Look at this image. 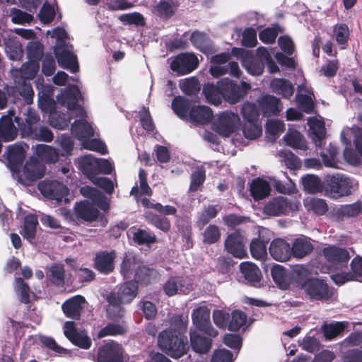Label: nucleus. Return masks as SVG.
I'll return each mask as SVG.
<instances>
[{
  "instance_id": "69168bd1",
  "label": "nucleus",
  "mask_w": 362,
  "mask_h": 362,
  "mask_svg": "<svg viewBox=\"0 0 362 362\" xmlns=\"http://www.w3.org/2000/svg\"><path fill=\"white\" fill-rule=\"evenodd\" d=\"M347 322H339L331 323L323 326L324 336L327 339H332L339 334L347 326Z\"/></svg>"
},
{
  "instance_id": "79ce46f5",
  "label": "nucleus",
  "mask_w": 362,
  "mask_h": 362,
  "mask_svg": "<svg viewBox=\"0 0 362 362\" xmlns=\"http://www.w3.org/2000/svg\"><path fill=\"white\" fill-rule=\"evenodd\" d=\"M240 269L245 280L250 284H257L261 279V272L253 263L243 262L240 264Z\"/></svg>"
},
{
  "instance_id": "3c124183",
  "label": "nucleus",
  "mask_w": 362,
  "mask_h": 362,
  "mask_svg": "<svg viewBox=\"0 0 362 362\" xmlns=\"http://www.w3.org/2000/svg\"><path fill=\"white\" fill-rule=\"evenodd\" d=\"M37 223L36 216L29 214L25 217L23 228L21 231V234L24 238H26L30 242L34 239Z\"/></svg>"
},
{
  "instance_id": "9b49d317",
  "label": "nucleus",
  "mask_w": 362,
  "mask_h": 362,
  "mask_svg": "<svg viewBox=\"0 0 362 362\" xmlns=\"http://www.w3.org/2000/svg\"><path fill=\"white\" fill-rule=\"evenodd\" d=\"M305 292L310 298L321 301H328L334 297V290L328 286L322 280L311 279L305 284Z\"/></svg>"
},
{
  "instance_id": "20e7f679",
  "label": "nucleus",
  "mask_w": 362,
  "mask_h": 362,
  "mask_svg": "<svg viewBox=\"0 0 362 362\" xmlns=\"http://www.w3.org/2000/svg\"><path fill=\"white\" fill-rule=\"evenodd\" d=\"M121 274L124 279L132 277L136 281L150 284L159 278L158 272L153 269L141 266L136 258L131 255H126L121 265Z\"/></svg>"
},
{
  "instance_id": "c03bdc74",
  "label": "nucleus",
  "mask_w": 362,
  "mask_h": 362,
  "mask_svg": "<svg viewBox=\"0 0 362 362\" xmlns=\"http://www.w3.org/2000/svg\"><path fill=\"white\" fill-rule=\"evenodd\" d=\"M272 91L278 95L288 98L293 93L292 84L286 79L274 78L270 83Z\"/></svg>"
},
{
  "instance_id": "e433bc0d",
  "label": "nucleus",
  "mask_w": 362,
  "mask_h": 362,
  "mask_svg": "<svg viewBox=\"0 0 362 362\" xmlns=\"http://www.w3.org/2000/svg\"><path fill=\"white\" fill-rule=\"evenodd\" d=\"M271 274L274 282L281 289H286L291 284V274L279 264H274L271 269Z\"/></svg>"
},
{
  "instance_id": "aec40b11",
  "label": "nucleus",
  "mask_w": 362,
  "mask_h": 362,
  "mask_svg": "<svg viewBox=\"0 0 362 362\" xmlns=\"http://www.w3.org/2000/svg\"><path fill=\"white\" fill-rule=\"evenodd\" d=\"M15 111L9 110L7 115L0 118V138L3 141L14 140L18 135V129L13 124Z\"/></svg>"
},
{
  "instance_id": "4d7b16f0",
  "label": "nucleus",
  "mask_w": 362,
  "mask_h": 362,
  "mask_svg": "<svg viewBox=\"0 0 362 362\" xmlns=\"http://www.w3.org/2000/svg\"><path fill=\"white\" fill-rule=\"evenodd\" d=\"M189 102L184 97H176L172 103V108L173 111L182 119L187 118V117L189 116Z\"/></svg>"
},
{
  "instance_id": "ddd939ff",
  "label": "nucleus",
  "mask_w": 362,
  "mask_h": 362,
  "mask_svg": "<svg viewBox=\"0 0 362 362\" xmlns=\"http://www.w3.org/2000/svg\"><path fill=\"white\" fill-rule=\"evenodd\" d=\"M326 182L327 190L334 198L349 194L353 187L352 181L349 177L339 174L327 175Z\"/></svg>"
},
{
  "instance_id": "c9c22d12",
  "label": "nucleus",
  "mask_w": 362,
  "mask_h": 362,
  "mask_svg": "<svg viewBox=\"0 0 362 362\" xmlns=\"http://www.w3.org/2000/svg\"><path fill=\"white\" fill-rule=\"evenodd\" d=\"M202 331L194 330L190 332V340L193 350L197 353H206L211 347V339L203 337Z\"/></svg>"
},
{
  "instance_id": "dca6fc26",
  "label": "nucleus",
  "mask_w": 362,
  "mask_h": 362,
  "mask_svg": "<svg viewBox=\"0 0 362 362\" xmlns=\"http://www.w3.org/2000/svg\"><path fill=\"white\" fill-rule=\"evenodd\" d=\"M38 189L41 194L49 199L62 202L64 199L67 200L68 188L62 183L56 180H44L38 184Z\"/></svg>"
},
{
  "instance_id": "13d9d810",
  "label": "nucleus",
  "mask_w": 362,
  "mask_h": 362,
  "mask_svg": "<svg viewBox=\"0 0 362 362\" xmlns=\"http://www.w3.org/2000/svg\"><path fill=\"white\" fill-rule=\"evenodd\" d=\"M14 290L18 300L23 303H28L30 301V288L24 281L20 278L15 279Z\"/></svg>"
},
{
  "instance_id": "37998d69",
  "label": "nucleus",
  "mask_w": 362,
  "mask_h": 362,
  "mask_svg": "<svg viewBox=\"0 0 362 362\" xmlns=\"http://www.w3.org/2000/svg\"><path fill=\"white\" fill-rule=\"evenodd\" d=\"M39 70V63L35 60H29L28 63L22 65L19 70L13 71V76L19 75L18 80L24 81L25 79L33 78Z\"/></svg>"
},
{
  "instance_id": "052dcab7",
  "label": "nucleus",
  "mask_w": 362,
  "mask_h": 362,
  "mask_svg": "<svg viewBox=\"0 0 362 362\" xmlns=\"http://www.w3.org/2000/svg\"><path fill=\"white\" fill-rule=\"evenodd\" d=\"M221 209V207L219 205H209L205 207L199 216L197 223L204 226L208 223L211 219L215 218Z\"/></svg>"
},
{
  "instance_id": "72a5a7b5",
  "label": "nucleus",
  "mask_w": 362,
  "mask_h": 362,
  "mask_svg": "<svg viewBox=\"0 0 362 362\" xmlns=\"http://www.w3.org/2000/svg\"><path fill=\"white\" fill-rule=\"evenodd\" d=\"M127 235L129 239L132 240L134 243L138 245H150L156 242V238L155 235L148 230L131 228L127 231Z\"/></svg>"
},
{
  "instance_id": "ea45409f",
  "label": "nucleus",
  "mask_w": 362,
  "mask_h": 362,
  "mask_svg": "<svg viewBox=\"0 0 362 362\" xmlns=\"http://www.w3.org/2000/svg\"><path fill=\"white\" fill-rule=\"evenodd\" d=\"M81 192L83 196L90 199L93 203L100 207L101 209L104 211L108 209V203L107 202L103 194L97 189L86 186L81 189Z\"/></svg>"
},
{
  "instance_id": "774afa93",
  "label": "nucleus",
  "mask_w": 362,
  "mask_h": 362,
  "mask_svg": "<svg viewBox=\"0 0 362 362\" xmlns=\"http://www.w3.org/2000/svg\"><path fill=\"white\" fill-rule=\"evenodd\" d=\"M348 279L362 282V257H356L351 262V272H348Z\"/></svg>"
},
{
  "instance_id": "c756f323",
  "label": "nucleus",
  "mask_w": 362,
  "mask_h": 362,
  "mask_svg": "<svg viewBox=\"0 0 362 362\" xmlns=\"http://www.w3.org/2000/svg\"><path fill=\"white\" fill-rule=\"evenodd\" d=\"M259 105L264 116L278 115L283 109L280 100L272 95H264L259 100Z\"/></svg>"
},
{
  "instance_id": "a211bd4d",
  "label": "nucleus",
  "mask_w": 362,
  "mask_h": 362,
  "mask_svg": "<svg viewBox=\"0 0 362 362\" xmlns=\"http://www.w3.org/2000/svg\"><path fill=\"white\" fill-rule=\"evenodd\" d=\"M64 333L66 338L74 344L87 349L91 345V341L84 330L77 329L72 321H67L64 325Z\"/></svg>"
},
{
  "instance_id": "393cba45",
  "label": "nucleus",
  "mask_w": 362,
  "mask_h": 362,
  "mask_svg": "<svg viewBox=\"0 0 362 362\" xmlns=\"http://www.w3.org/2000/svg\"><path fill=\"white\" fill-rule=\"evenodd\" d=\"M269 253L275 260L279 262L288 261L292 256L290 245L282 239H275L271 243Z\"/></svg>"
},
{
  "instance_id": "7c9ffc66",
  "label": "nucleus",
  "mask_w": 362,
  "mask_h": 362,
  "mask_svg": "<svg viewBox=\"0 0 362 362\" xmlns=\"http://www.w3.org/2000/svg\"><path fill=\"white\" fill-rule=\"evenodd\" d=\"M291 249L293 257L302 259L313 251V245L310 238L302 236L293 240Z\"/></svg>"
},
{
  "instance_id": "1a4fd4ad",
  "label": "nucleus",
  "mask_w": 362,
  "mask_h": 362,
  "mask_svg": "<svg viewBox=\"0 0 362 362\" xmlns=\"http://www.w3.org/2000/svg\"><path fill=\"white\" fill-rule=\"evenodd\" d=\"M45 165L36 158H30L25 163L21 172L16 173L13 177L23 185H30L33 181L41 178L45 172Z\"/></svg>"
},
{
  "instance_id": "f8f14e48",
  "label": "nucleus",
  "mask_w": 362,
  "mask_h": 362,
  "mask_svg": "<svg viewBox=\"0 0 362 362\" xmlns=\"http://www.w3.org/2000/svg\"><path fill=\"white\" fill-rule=\"evenodd\" d=\"M300 204L297 201H291L284 197H277L269 202L264 207V213L270 216H278L286 214L289 211L298 210Z\"/></svg>"
},
{
  "instance_id": "a19ab883",
  "label": "nucleus",
  "mask_w": 362,
  "mask_h": 362,
  "mask_svg": "<svg viewBox=\"0 0 362 362\" xmlns=\"http://www.w3.org/2000/svg\"><path fill=\"white\" fill-rule=\"evenodd\" d=\"M271 191L269 183L261 178L252 181L250 185V192L255 200H259L267 197Z\"/></svg>"
},
{
  "instance_id": "f3484780",
  "label": "nucleus",
  "mask_w": 362,
  "mask_h": 362,
  "mask_svg": "<svg viewBox=\"0 0 362 362\" xmlns=\"http://www.w3.org/2000/svg\"><path fill=\"white\" fill-rule=\"evenodd\" d=\"M193 323L199 331L211 337H216L218 332L210 324V310L206 306H200L194 309L192 313Z\"/></svg>"
},
{
  "instance_id": "9d476101",
  "label": "nucleus",
  "mask_w": 362,
  "mask_h": 362,
  "mask_svg": "<svg viewBox=\"0 0 362 362\" xmlns=\"http://www.w3.org/2000/svg\"><path fill=\"white\" fill-rule=\"evenodd\" d=\"M240 119L238 114L225 111L218 114L213 122V129L220 135L228 136L240 127Z\"/></svg>"
},
{
  "instance_id": "412c9836",
  "label": "nucleus",
  "mask_w": 362,
  "mask_h": 362,
  "mask_svg": "<svg viewBox=\"0 0 362 362\" xmlns=\"http://www.w3.org/2000/svg\"><path fill=\"white\" fill-rule=\"evenodd\" d=\"M225 247L235 257L242 259L247 254L244 237L239 231H235L228 236L225 241Z\"/></svg>"
},
{
  "instance_id": "6ab92c4d",
  "label": "nucleus",
  "mask_w": 362,
  "mask_h": 362,
  "mask_svg": "<svg viewBox=\"0 0 362 362\" xmlns=\"http://www.w3.org/2000/svg\"><path fill=\"white\" fill-rule=\"evenodd\" d=\"M97 362H123V349L120 344L111 341L100 348Z\"/></svg>"
},
{
  "instance_id": "864d4df0",
  "label": "nucleus",
  "mask_w": 362,
  "mask_h": 362,
  "mask_svg": "<svg viewBox=\"0 0 362 362\" xmlns=\"http://www.w3.org/2000/svg\"><path fill=\"white\" fill-rule=\"evenodd\" d=\"M286 144L293 148L305 150L306 143L301 134L296 130L289 129L288 132L284 137Z\"/></svg>"
},
{
  "instance_id": "6e6552de",
  "label": "nucleus",
  "mask_w": 362,
  "mask_h": 362,
  "mask_svg": "<svg viewBox=\"0 0 362 362\" xmlns=\"http://www.w3.org/2000/svg\"><path fill=\"white\" fill-rule=\"evenodd\" d=\"M42 78H37L36 81L37 88L39 89L42 92H45L44 94L46 95V93L49 94L52 92V88L49 86H45L42 83ZM42 100L47 105L48 107H42L43 111H49L50 112L49 115V122L50 124L58 129H64L68 127L69 123L70 122V118L66 117L65 115L61 116L57 115V113L53 111L54 107V101L49 100L47 96L45 98L40 101V105H42Z\"/></svg>"
},
{
  "instance_id": "0e129e2a",
  "label": "nucleus",
  "mask_w": 362,
  "mask_h": 362,
  "mask_svg": "<svg viewBox=\"0 0 362 362\" xmlns=\"http://www.w3.org/2000/svg\"><path fill=\"white\" fill-rule=\"evenodd\" d=\"M243 132L245 138L255 139L262 134V126L259 121L245 122Z\"/></svg>"
},
{
  "instance_id": "5701e85b",
  "label": "nucleus",
  "mask_w": 362,
  "mask_h": 362,
  "mask_svg": "<svg viewBox=\"0 0 362 362\" xmlns=\"http://www.w3.org/2000/svg\"><path fill=\"white\" fill-rule=\"evenodd\" d=\"M192 288V284L182 277L170 278L163 286L164 291L169 296L177 293H187Z\"/></svg>"
},
{
  "instance_id": "603ef678",
  "label": "nucleus",
  "mask_w": 362,
  "mask_h": 362,
  "mask_svg": "<svg viewBox=\"0 0 362 362\" xmlns=\"http://www.w3.org/2000/svg\"><path fill=\"white\" fill-rule=\"evenodd\" d=\"M303 204L308 211H313L318 215L325 214L328 209L326 202L323 199L314 197L305 199Z\"/></svg>"
},
{
  "instance_id": "423d86ee",
  "label": "nucleus",
  "mask_w": 362,
  "mask_h": 362,
  "mask_svg": "<svg viewBox=\"0 0 362 362\" xmlns=\"http://www.w3.org/2000/svg\"><path fill=\"white\" fill-rule=\"evenodd\" d=\"M78 168L90 180L100 173L110 175L113 170L112 164L105 159L97 158L91 154L78 159Z\"/></svg>"
},
{
  "instance_id": "2f4dec72",
  "label": "nucleus",
  "mask_w": 362,
  "mask_h": 362,
  "mask_svg": "<svg viewBox=\"0 0 362 362\" xmlns=\"http://www.w3.org/2000/svg\"><path fill=\"white\" fill-rule=\"evenodd\" d=\"M40 120L39 115L33 110L28 109L25 122L21 123L20 118L18 116L14 117V122L18 124L19 129L23 136L31 134L35 125Z\"/></svg>"
},
{
  "instance_id": "2eb2a0df",
  "label": "nucleus",
  "mask_w": 362,
  "mask_h": 362,
  "mask_svg": "<svg viewBox=\"0 0 362 362\" xmlns=\"http://www.w3.org/2000/svg\"><path fill=\"white\" fill-rule=\"evenodd\" d=\"M231 53L242 62L243 66L252 76H259L263 73L264 64L260 62L250 52L233 47Z\"/></svg>"
},
{
  "instance_id": "c85d7f7f",
  "label": "nucleus",
  "mask_w": 362,
  "mask_h": 362,
  "mask_svg": "<svg viewBox=\"0 0 362 362\" xmlns=\"http://www.w3.org/2000/svg\"><path fill=\"white\" fill-rule=\"evenodd\" d=\"M308 124L310 127V136L316 146H321L325 137V128L322 119L309 117Z\"/></svg>"
},
{
  "instance_id": "cd10ccee",
  "label": "nucleus",
  "mask_w": 362,
  "mask_h": 362,
  "mask_svg": "<svg viewBox=\"0 0 362 362\" xmlns=\"http://www.w3.org/2000/svg\"><path fill=\"white\" fill-rule=\"evenodd\" d=\"M115 258V252L111 251L99 252L95 257V268L103 274H108L114 269V259Z\"/></svg>"
},
{
  "instance_id": "8fccbe9b",
  "label": "nucleus",
  "mask_w": 362,
  "mask_h": 362,
  "mask_svg": "<svg viewBox=\"0 0 362 362\" xmlns=\"http://www.w3.org/2000/svg\"><path fill=\"white\" fill-rule=\"evenodd\" d=\"M308 275L309 271L305 267L297 266L291 273V284L304 289L305 284L310 279H308Z\"/></svg>"
},
{
  "instance_id": "4c0bfd02",
  "label": "nucleus",
  "mask_w": 362,
  "mask_h": 362,
  "mask_svg": "<svg viewBox=\"0 0 362 362\" xmlns=\"http://www.w3.org/2000/svg\"><path fill=\"white\" fill-rule=\"evenodd\" d=\"M138 286L134 281H127L123 284L116 295L117 301L121 303H130L137 294Z\"/></svg>"
},
{
  "instance_id": "de8ad7c7",
  "label": "nucleus",
  "mask_w": 362,
  "mask_h": 362,
  "mask_svg": "<svg viewBox=\"0 0 362 362\" xmlns=\"http://www.w3.org/2000/svg\"><path fill=\"white\" fill-rule=\"evenodd\" d=\"M106 300L109 303L107 308V317L111 320L121 318L123 316L124 310L120 306L122 303L117 301L116 294L113 293H109L106 297Z\"/></svg>"
},
{
  "instance_id": "bf43d9fd",
  "label": "nucleus",
  "mask_w": 362,
  "mask_h": 362,
  "mask_svg": "<svg viewBox=\"0 0 362 362\" xmlns=\"http://www.w3.org/2000/svg\"><path fill=\"white\" fill-rule=\"evenodd\" d=\"M145 217L148 223L164 232L169 230L170 228V221L165 217L159 216L149 211L145 212Z\"/></svg>"
},
{
  "instance_id": "5fc2aeb1",
  "label": "nucleus",
  "mask_w": 362,
  "mask_h": 362,
  "mask_svg": "<svg viewBox=\"0 0 362 362\" xmlns=\"http://www.w3.org/2000/svg\"><path fill=\"white\" fill-rule=\"evenodd\" d=\"M203 93L207 101L214 105L221 103V94L219 92L218 81L216 85L207 83L203 87Z\"/></svg>"
},
{
  "instance_id": "09e8293b",
  "label": "nucleus",
  "mask_w": 362,
  "mask_h": 362,
  "mask_svg": "<svg viewBox=\"0 0 362 362\" xmlns=\"http://www.w3.org/2000/svg\"><path fill=\"white\" fill-rule=\"evenodd\" d=\"M139 188L140 192L137 187H132L130 194L134 195L137 201V202L141 203L138 198L144 199L142 197V195H148L150 196L151 194V189L148 186L146 181V173L144 170L141 169L139 173Z\"/></svg>"
},
{
  "instance_id": "a18cd8bd",
  "label": "nucleus",
  "mask_w": 362,
  "mask_h": 362,
  "mask_svg": "<svg viewBox=\"0 0 362 362\" xmlns=\"http://www.w3.org/2000/svg\"><path fill=\"white\" fill-rule=\"evenodd\" d=\"M362 210V204L361 202H356L351 204L341 205L335 211L336 217L342 220L346 217H354L358 215Z\"/></svg>"
},
{
  "instance_id": "f704fd0d",
  "label": "nucleus",
  "mask_w": 362,
  "mask_h": 362,
  "mask_svg": "<svg viewBox=\"0 0 362 362\" xmlns=\"http://www.w3.org/2000/svg\"><path fill=\"white\" fill-rule=\"evenodd\" d=\"M351 137L354 139L356 149L362 155V133L358 127L354 126L352 128L346 127L343 129L341 133L342 142L346 145H350Z\"/></svg>"
},
{
  "instance_id": "e2e57ef3",
  "label": "nucleus",
  "mask_w": 362,
  "mask_h": 362,
  "mask_svg": "<svg viewBox=\"0 0 362 362\" xmlns=\"http://www.w3.org/2000/svg\"><path fill=\"white\" fill-rule=\"evenodd\" d=\"M55 0L49 1L47 0L42 7L39 17L40 21L44 23H50L55 16Z\"/></svg>"
},
{
  "instance_id": "473e14b6",
  "label": "nucleus",
  "mask_w": 362,
  "mask_h": 362,
  "mask_svg": "<svg viewBox=\"0 0 362 362\" xmlns=\"http://www.w3.org/2000/svg\"><path fill=\"white\" fill-rule=\"evenodd\" d=\"M74 211L78 218L86 221H94L98 216V211L87 201L77 203L74 206Z\"/></svg>"
},
{
  "instance_id": "0eeeda50",
  "label": "nucleus",
  "mask_w": 362,
  "mask_h": 362,
  "mask_svg": "<svg viewBox=\"0 0 362 362\" xmlns=\"http://www.w3.org/2000/svg\"><path fill=\"white\" fill-rule=\"evenodd\" d=\"M230 58L229 52H223L213 56L211 59L212 65L209 69L210 74L216 78L226 74H230L236 78L240 77L242 71L237 62H231L226 64Z\"/></svg>"
},
{
  "instance_id": "39448f33",
  "label": "nucleus",
  "mask_w": 362,
  "mask_h": 362,
  "mask_svg": "<svg viewBox=\"0 0 362 362\" xmlns=\"http://www.w3.org/2000/svg\"><path fill=\"white\" fill-rule=\"evenodd\" d=\"M218 88L222 98L227 103L233 105L243 99L250 89V85L245 81L237 83L228 78H224L218 81Z\"/></svg>"
},
{
  "instance_id": "4468645a",
  "label": "nucleus",
  "mask_w": 362,
  "mask_h": 362,
  "mask_svg": "<svg viewBox=\"0 0 362 362\" xmlns=\"http://www.w3.org/2000/svg\"><path fill=\"white\" fill-rule=\"evenodd\" d=\"M199 60L192 53H182L170 59V69L177 75H185L197 69Z\"/></svg>"
},
{
  "instance_id": "b1692460",
  "label": "nucleus",
  "mask_w": 362,
  "mask_h": 362,
  "mask_svg": "<svg viewBox=\"0 0 362 362\" xmlns=\"http://www.w3.org/2000/svg\"><path fill=\"white\" fill-rule=\"evenodd\" d=\"M86 299L82 296H75L66 300L62 305V310L67 317L79 319Z\"/></svg>"
},
{
  "instance_id": "bb28decb",
  "label": "nucleus",
  "mask_w": 362,
  "mask_h": 362,
  "mask_svg": "<svg viewBox=\"0 0 362 362\" xmlns=\"http://www.w3.org/2000/svg\"><path fill=\"white\" fill-rule=\"evenodd\" d=\"M313 92L305 83L298 87L297 104L306 113H310L314 108Z\"/></svg>"
},
{
  "instance_id": "58836bf2",
  "label": "nucleus",
  "mask_w": 362,
  "mask_h": 362,
  "mask_svg": "<svg viewBox=\"0 0 362 362\" xmlns=\"http://www.w3.org/2000/svg\"><path fill=\"white\" fill-rule=\"evenodd\" d=\"M213 112L209 107L202 105L192 107L189 112L191 121L199 124H206L211 121Z\"/></svg>"
},
{
  "instance_id": "338daca9",
  "label": "nucleus",
  "mask_w": 362,
  "mask_h": 362,
  "mask_svg": "<svg viewBox=\"0 0 362 362\" xmlns=\"http://www.w3.org/2000/svg\"><path fill=\"white\" fill-rule=\"evenodd\" d=\"M180 88L187 95H194L200 89L198 80L194 77L185 78L180 81Z\"/></svg>"
},
{
  "instance_id": "f257e3e1",
  "label": "nucleus",
  "mask_w": 362,
  "mask_h": 362,
  "mask_svg": "<svg viewBox=\"0 0 362 362\" xmlns=\"http://www.w3.org/2000/svg\"><path fill=\"white\" fill-rule=\"evenodd\" d=\"M81 93L76 86L69 85L61 94L57 97L59 104L67 107L71 117L78 118L71 126V132L78 140L82 141L84 148L98 152L101 154L107 153L105 144L98 139H88L93 136L94 130L91 124L86 119L87 115L85 110L78 105Z\"/></svg>"
},
{
  "instance_id": "f03ea898",
  "label": "nucleus",
  "mask_w": 362,
  "mask_h": 362,
  "mask_svg": "<svg viewBox=\"0 0 362 362\" xmlns=\"http://www.w3.org/2000/svg\"><path fill=\"white\" fill-rule=\"evenodd\" d=\"M174 328L163 331L158 337V346L172 358L184 355L189 346L187 338L184 335L187 329V320L181 316H175L171 321Z\"/></svg>"
},
{
  "instance_id": "7ed1b4c3",
  "label": "nucleus",
  "mask_w": 362,
  "mask_h": 362,
  "mask_svg": "<svg viewBox=\"0 0 362 362\" xmlns=\"http://www.w3.org/2000/svg\"><path fill=\"white\" fill-rule=\"evenodd\" d=\"M47 35L56 39L54 52L59 65L75 73L78 70L76 55L72 52V46L66 42L68 35L64 29L56 28L47 32Z\"/></svg>"
},
{
  "instance_id": "4be33fe9",
  "label": "nucleus",
  "mask_w": 362,
  "mask_h": 362,
  "mask_svg": "<svg viewBox=\"0 0 362 362\" xmlns=\"http://www.w3.org/2000/svg\"><path fill=\"white\" fill-rule=\"evenodd\" d=\"M23 144H15L8 146L7 148L6 159L8 161V166L13 175L15 174L23 163L25 157V150Z\"/></svg>"
},
{
  "instance_id": "680f3d73",
  "label": "nucleus",
  "mask_w": 362,
  "mask_h": 362,
  "mask_svg": "<svg viewBox=\"0 0 362 362\" xmlns=\"http://www.w3.org/2000/svg\"><path fill=\"white\" fill-rule=\"evenodd\" d=\"M16 88L19 94L23 97L25 103L31 104L33 100L34 91L30 83H26L25 81H21L15 78Z\"/></svg>"
},
{
  "instance_id": "a878e982",
  "label": "nucleus",
  "mask_w": 362,
  "mask_h": 362,
  "mask_svg": "<svg viewBox=\"0 0 362 362\" xmlns=\"http://www.w3.org/2000/svg\"><path fill=\"white\" fill-rule=\"evenodd\" d=\"M323 254L326 259L334 267L346 264L350 258L346 250L334 246L325 247Z\"/></svg>"
},
{
  "instance_id": "6e6d98bb",
  "label": "nucleus",
  "mask_w": 362,
  "mask_h": 362,
  "mask_svg": "<svg viewBox=\"0 0 362 362\" xmlns=\"http://www.w3.org/2000/svg\"><path fill=\"white\" fill-rule=\"evenodd\" d=\"M304 189L309 193L315 194L322 190V185L318 177L314 175H306L301 178Z\"/></svg>"
},
{
  "instance_id": "49530a36",
  "label": "nucleus",
  "mask_w": 362,
  "mask_h": 362,
  "mask_svg": "<svg viewBox=\"0 0 362 362\" xmlns=\"http://www.w3.org/2000/svg\"><path fill=\"white\" fill-rule=\"evenodd\" d=\"M35 153L39 158L47 163H54L59 158L57 150L45 144L37 145L35 146Z\"/></svg>"
}]
</instances>
